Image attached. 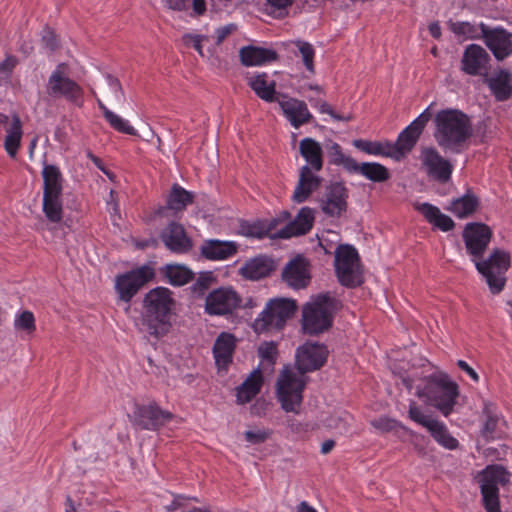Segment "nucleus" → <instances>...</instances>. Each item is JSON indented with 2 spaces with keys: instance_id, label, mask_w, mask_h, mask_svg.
<instances>
[{
  "instance_id": "bf43d9fd",
  "label": "nucleus",
  "mask_w": 512,
  "mask_h": 512,
  "mask_svg": "<svg viewBox=\"0 0 512 512\" xmlns=\"http://www.w3.org/2000/svg\"><path fill=\"white\" fill-rule=\"evenodd\" d=\"M258 352L262 359L272 362L276 356L277 348L273 342H265L259 346Z\"/></svg>"
},
{
  "instance_id": "423d86ee",
  "label": "nucleus",
  "mask_w": 512,
  "mask_h": 512,
  "mask_svg": "<svg viewBox=\"0 0 512 512\" xmlns=\"http://www.w3.org/2000/svg\"><path fill=\"white\" fill-rule=\"evenodd\" d=\"M337 304V300L328 293L311 298L302 310L303 331L313 335L327 330L332 324V315Z\"/></svg>"
},
{
  "instance_id": "7ed1b4c3",
  "label": "nucleus",
  "mask_w": 512,
  "mask_h": 512,
  "mask_svg": "<svg viewBox=\"0 0 512 512\" xmlns=\"http://www.w3.org/2000/svg\"><path fill=\"white\" fill-rule=\"evenodd\" d=\"M175 300L168 288L151 289L143 299L142 329L156 340L166 336L172 328Z\"/></svg>"
},
{
  "instance_id": "4d7b16f0",
  "label": "nucleus",
  "mask_w": 512,
  "mask_h": 512,
  "mask_svg": "<svg viewBox=\"0 0 512 512\" xmlns=\"http://www.w3.org/2000/svg\"><path fill=\"white\" fill-rule=\"evenodd\" d=\"M241 233L248 237L260 239L268 233V230L256 224H244L241 226Z\"/></svg>"
},
{
  "instance_id": "6e6d98bb",
  "label": "nucleus",
  "mask_w": 512,
  "mask_h": 512,
  "mask_svg": "<svg viewBox=\"0 0 512 512\" xmlns=\"http://www.w3.org/2000/svg\"><path fill=\"white\" fill-rule=\"evenodd\" d=\"M271 7V13L276 17H284L287 14V8L292 4L293 0H267Z\"/></svg>"
},
{
  "instance_id": "dca6fc26",
  "label": "nucleus",
  "mask_w": 512,
  "mask_h": 512,
  "mask_svg": "<svg viewBox=\"0 0 512 512\" xmlns=\"http://www.w3.org/2000/svg\"><path fill=\"white\" fill-rule=\"evenodd\" d=\"M423 167L427 175L434 180L445 183L452 174L453 165L434 148H425L421 153Z\"/></svg>"
},
{
  "instance_id": "4c0bfd02",
  "label": "nucleus",
  "mask_w": 512,
  "mask_h": 512,
  "mask_svg": "<svg viewBox=\"0 0 512 512\" xmlns=\"http://www.w3.org/2000/svg\"><path fill=\"white\" fill-rule=\"evenodd\" d=\"M43 212L49 221L60 222L63 217L62 195L43 194Z\"/></svg>"
},
{
  "instance_id": "a18cd8bd",
  "label": "nucleus",
  "mask_w": 512,
  "mask_h": 512,
  "mask_svg": "<svg viewBox=\"0 0 512 512\" xmlns=\"http://www.w3.org/2000/svg\"><path fill=\"white\" fill-rule=\"evenodd\" d=\"M450 30L458 37L462 39H474L478 37L477 28L469 23L464 21L452 22L448 23Z\"/></svg>"
},
{
  "instance_id": "2eb2a0df",
  "label": "nucleus",
  "mask_w": 512,
  "mask_h": 512,
  "mask_svg": "<svg viewBox=\"0 0 512 512\" xmlns=\"http://www.w3.org/2000/svg\"><path fill=\"white\" fill-rule=\"evenodd\" d=\"M173 418L169 411L162 410L156 403L136 405L133 423L145 430H157Z\"/></svg>"
},
{
  "instance_id": "c03bdc74",
  "label": "nucleus",
  "mask_w": 512,
  "mask_h": 512,
  "mask_svg": "<svg viewBox=\"0 0 512 512\" xmlns=\"http://www.w3.org/2000/svg\"><path fill=\"white\" fill-rule=\"evenodd\" d=\"M201 255L208 260L224 259V241L206 240L201 246Z\"/></svg>"
},
{
  "instance_id": "09e8293b",
  "label": "nucleus",
  "mask_w": 512,
  "mask_h": 512,
  "mask_svg": "<svg viewBox=\"0 0 512 512\" xmlns=\"http://www.w3.org/2000/svg\"><path fill=\"white\" fill-rule=\"evenodd\" d=\"M214 283L216 278L211 271L200 273L196 282L191 286V290L194 294L199 296L203 295Z\"/></svg>"
},
{
  "instance_id": "5701e85b",
  "label": "nucleus",
  "mask_w": 512,
  "mask_h": 512,
  "mask_svg": "<svg viewBox=\"0 0 512 512\" xmlns=\"http://www.w3.org/2000/svg\"><path fill=\"white\" fill-rule=\"evenodd\" d=\"M277 101L285 118L294 128L309 122L312 117L304 101L286 96Z\"/></svg>"
},
{
  "instance_id": "1a4fd4ad",
  "label": "nucleus",
  "mask_w": 512,
  "mask_h": 512,
  "mask_svg": "<svg viewBox=\"0 0 512 512\" xmlns=\"http://www.w3.org/2000/svg\"><path fill=\"white\" fill-rule=\"evenodd\" d=\"M295 310L296 302L294 300L286 298L271 299L254 320L253 328L257 333L279 330L294 314Z\"/></svg>"
},
{
  "instance_id": "b1692460",
  "label": "nucleus",
  "mask_w": 512,
  "mask_h": 512,
  "mask_svg": "<svg viewBox=\"0 0 512 512\" xmlns=\"http://www.w3.org/2000/svg\"><path fill=\"white\" fill-rule=\"evenodd\" d=\"M488 60L489 55L484 48L476 44H471L464 52L462 58V69L467 74L477 75L483 68H485Z\"/></svg>"
},
{
  "instance_id": "9b49d317",
  "label": "nucleus",
  "mask_w": 512,
  "mask_h": 512,
  "mask_svg": "<svg viewBox=\"0 0 512 512\" xmlns=\"http://www.w3.org/2000/svg\"><path fill=\"white\" fill-rule=\"evenodd\" d=\"M334 266L340 283L347 287L360 285L362 282L359 255L351 245H339L335 251Z\"/></svg>"
},
{
  "instance_id": "6e6552de",
  "label": "nucleus",
  "mask_w": 512,
  "mask_h": 512,
  "mask_svg": "<svg viewBox=\"0 0 512 512\" xmlns=\"http://www.w3.org/2000/svg\"><path fill=\"white\" fill-rule=\"evenodd\" d=\"M510 261V254L507 251L494 249L486 260L478 259L474 262L477 271L485 278L493 294H498L504 289Z\"/></svg>"
},
{
  "instance_id": "052dcab7",
  "label": "nucleus",
  "mask_w": 512,
  "mask_h": 512,
  "mask_svg": "<svg viewBox=\"0 0 512 512\" xmlns=\"http://www.w3.org/2000/svg\"><path fill=\"white\" fill-rule=\"evenodd\" d=\"M372 425H373V427H375L376 429H378L382 432H388L397 427V422L388 417H380L376 420H373Z\"/></svg>"
},
{
  "instance_id": "58836bf2",
  "label": "nucleus",
  "mask_w": 512,
  "mask_h": 512,
  "mask_svg": "<svg viewBox=\"0 0 512 512\" xmlns=\"http://www.w3.org/2000/svg\"><path fill=\"white\" fill-rule=\"evenodd\" d=\"M254 306L251 297L241 298L236 291L226 287V317L228 315H239L240 311Z\"/></svg>"
},
{
  "instance_id": "473e14b6",
  "label": "nucleus",
  "mask_w": 512,
  "mask_h": 512,
  "mask_svg": "<svg viewBox=\"0 0 512 512\" xmlns=\"http://www.w3.org/2000/svg\"><path fill=\"white\" fill-rule=\"evenodd\" d=\"M477 206V197L467 193L459 198L453 199L446 209L458 218H465L471 215L476 210Z\"/></svg>"
},
{
  "instance_id": "774afa93",
  "label": "nucleus",
  "mask_w": 512,
  "mask_h": 512,
  "mask_svg": "<svg viewBox=\"0 0 512 512\" xmlns=\"http://www.w3.org/2000/svg\"><path fill=\"white\" fill-rule=\"evenodd\" d=\"M268 402L264 399H258L255 404L251 408L252 414L260 415L264 412L268 407Z\"/></svg>"
},
{
  "instance_id": "f3484780",
  "label": "nucleus",
  "mask_w": 512,
  "mask_h": 512,
  "mask_svg": "<svg viewBox=\"0 0 512 512\" xmlns=\"http://www.w3.org/2000/svg\"><path fill=\"white\" fill-rule=\"evenodd\" d=\"M481 34L485 43L498 60H503L512 53V34L502 28L489 29L481 24Z\"/></svg>"
},
{
  "instance_id": "aec40b11",
  "label": "nucleus",
  "mask_w": 512,
  "mask_h": 512,
  "mask_svg": "<svg viewBox=\"0 0 512 512\" xmlns=\"http://www.w3.org/2000/svg\"><path fill=\"white\" fill-rule=\"evenodd\" d=\"M482 417L483 425L481 433L485 438L493 439L500 437L504 433L506 421L496 404L490 401H484Z\"/></svg>"
},
{
  "instance_id": "c85d7f7f",
  "label": "nucleus",
  "mask_w": 512,
  "mask_h": 512,
  "mask_svg": "<svg viewBox=\"0 0 512 512\" xmlns=\"http://www.w3.org/2000/svg\"><path fill=\"white\" fill-rule=\"evenodd\" d=\"M414 207L429 223L440 230L450 231L454 227L453 220L449 216L441 213L438 207L427 202L416 203Z\"/></svg>"
},
{
  "instance_id": "393cba45",
  "label": "nucleus",
  "mask_w": 512,
  "mask_h": 512,
  "mask_svg": "<svg viewBox=\"0 0 512 512\" xmlns=\"http://www.w3.org/2000/svg\"><path fill=\"white\" fill-rule=\"evenodd\" d=\"M240 58L245 66H260L274 62L277 53L271 48L249 45L240 49Z\"/></svg>"
},
{
  "instance_id": "37998d69",
  "label": "nucleus",
  "mask_w": 512,
  "mask_h": 512,
  "mask_svg": "<svg viewBox=\"0 0 512 512\" xmlns=\"http://www.w3.org/2000/svg\"><path fill=\"white\" fill-rule=\"evenodd\" d=\"M103 95L110 102H117L124 98V91L119 80L110 74L105 76Z\"/></svg>"
},
{
  "instance_id": "4be33fe9",
  "label": "nucleus",
  "mask_w": 512,
  "mask_h": 512,
  "mask_svg": "<svg viewBox=\"0 0 512 512\" xmlns=\"http://www.w3.org/2000/svg\"><path fill=\"white\" fill-rule=\"evenodd\" d=\"M314 210L309 207L300 209L293 221L289 222L285 227L279 229L274 236L282 239H288L308 233L314 223Z\"/></svg>"
},
{
  "instance_id": "5fc2aeb1",
  "label": "nucleus",
  "mask_w": 512,
  "mask_h": 512,
  "mask_svg": "<svg viewBox=\"0 0 512 512\" xmlns=\"http://www.w3.org/2000/svg\"><path fill=\"white\" fill-rule=\"evenodd\" d=\"M16 64L17 59L14 56H7L5 60L0 63V84L9 79Z\"/></svg>"
},
{
  "instance_id": "6ab92c4d",
  "label": "nucleus",
  "mask_w": 512,
  "mask_h": 512,
  "mask_svg": "<svg viewBox=\"0 0 512 512\" xmlns=\"http://www.w3.org/2000/svg\"><path fill=\"white\" fill-rule=\"evenodd\" d=\"M346 189L339 183L331 184L326 188L324 195L320 200V206L328 216L339 217L347 207Z\"/></svg>"
},
{
  "instance_id": "4468645a",
  "label": "nucleus",
  "mask_w": 512,
  "mask_h": 512,
  "mask_svg": "<svg viewBox=\"0 0 512 512\" xmlns=\"http://www.w3.org/2000/svg\"><path fill=\"white\" fill-rule=\"evenodd\" d=\"M492 237L491 229L483 223H468L463 230V240L472 262L481 259Z\"/></svg>"
},
{
  "instance_id": "a19ab883",
  "label": "nucleus",
  "mask_w": 512,
  "mask_h": 512,
  "mask_svg": "<svg viewBox=\"0 0 512 512\" xmlns=\"http://www.w3.org/2000/svg\"><path fill=\"white\" fill-rule=\"evenodd\" d=\"M358 174L373 182H384L390 174L388 169L377 162H364L357 166Z\"/></svg>"
},
{
  "instance_id": "f03ea898",
  "label": "nucleus",
  "mask_w": 512,
  "mask_h": 512,
  "mask_svg": "<svg viewBox=\"0 0 512 512\" xmlns=\"http://www.w3.org/2000/svg\"><path fill=\"white\" fill-rule=\"evenodd\" d=\"M402 382L409 390L415 388V395L425 404L436 408L444 417L454 412L459 387L446 373L437 371L418 380L403 376Z\"/></svg>"
},
{
  "instance_id": "72a5a7b5",
  "label": "nucleus",
  "mask_w": 512,
  "mask_h": 512,
  "mask_svg": "<svg viewBox=\"0 0 512 512\" xmlns=\"http://www.w3.org/2000/svg\"><path fill=\"white\" fill-rule=\"evenodd\" d=\"M6 132L7 135L4 141L5 150L11 158H15L22 137V124L17 115L13 116L12 123Z\"/></svg>"
},
{
  "instance_id": "e433bc0d",
  "label": "nucleus",
  "mask_w": 512,
  "mask_h": 512,
  "mask_svg": "<svg viewBox=\"0 0 512 512\" xmlns=\"http://www.w3.org/2000/svg\"><path fill=\"white\" fill-rule=\"evenodd\" d=\"M164 274L174 286L185 285L194 277V273L189 268L180 264H167L164 268Z\"/></svg>"
},
{
  "instance_id": "ea45409f",
  "label": "nucleus",
  "mask_w": 512,
  "mask_h": 512,
  "mask_svg": "<svg viewBox=\"0 0 512 512\" xmlns=\"http://www.w3.org/2000/svg\"><path fill=\"white\" fill-rule=\"evenodd\" d=\"M97 104L102 110L104 118L114 130L128 135H136L134 127L128 121L109 110L99 98H97Z\"/></svg>"
},
{
  "instance_id": "e2e57ef3",
  "label": "nucleus",
  "mask_w": 512,
  "mask_h": 512,
  "mask_svg": "<svg viewBox=\"0 0 512 512\" xmlns=\"http://www.w3.org/2000/svg\"><path fill=\"white\" fill-rule=\"evenodd\" d=\"M327 153L332 163L340 164L344 161V155L342 153L341 147L337 143H330L327 146Z\"/></svg>"
},
{
  "instance_id": "f704fd0d",
  "label": "nucleus",
  "mask_w": 512,
  "mask_h": 512,
  "mask_svg": "<svg viewBox=\"0 0 512 512\" xmlns=\"http://www.w3.org/2000/svg\"><path fill=\"white\" fill-rule=\"evenodd\" d=\"M193 198L194 195L191 192L174 184L167 199V208L175 212L182 211L193 203Z\"/></svg>"
},
{
  "instance_id": "680f3d73",
  "label": "nucleus",
  "mask_w": 512,
  "mask_h": 512,
  "mask_svg": "<svg viewBox=\"0 0 512 512\" xmlns=\"http://www.w3.org/2000/svg\"><path fill=\"white\" fill-rule=\"evenodd\" d=\"M269 433L266 430H249L245 432V438L248 442L253 444H259L264 442L268 438Z\"/></svg>"
},
{
  "instance_id": "c9c22d12",
  "label": "nucleus",
  "mask_w": 512,
  "mask_h": 512,
  "mask_svg": "<svg viewBox=\"0 0 512 512\" xmlns=\"http://www.w3.org/2000/svg\"><path fill=\"white\" fill-rule=\"evenodd\" d=\"M433 439L442 447L448 450H454L458 447V440L454 438L446 425L436 420L428 429Z\"/></svg>"
},
{
  "instance_id": "0eeeda50",
  "label": "nucleus",
  "mask_w": 512,
  "mask_h": 512,
  "mask_svg": "<svg viewBox=\"0 0 512 512\" xmlns=\"http://www.w3.org/2000/svg\"><path fill=\"white\" fill-rule=\"evenodd\" d=\"M67 70L66 63L57 65L48 78L46 93L54 100L64 99L69 104L81 108L84 105V89L68 76Z\"/></svg>"
},
{
  "instance_id": "de8ad7c7",
  "label": "nucleus",
  "mask_w": 512,
  "mask_h": 512,
  "mask_svg": "<svg viewBox=\"0 0 512 512\" xmlns=\"http://www.w3.org/2000/svg\"><path fill=\"white\" fill-rule=\"evenodd\" d=\"M409 418L415 423L423 426L427 430L437 420L429 415L425 414L422 409L416 404L415 401H411L409 404Z\"/></svg>"
},
{
  "instance_id": "7c9ffc66",
  "label": "nucleus",
  "mask_w": 512,
  "mask_h": 512,
  "mask_svg": "<svg viewBox=\"0 0 512 512\" xmlns=\"http://www.w3.org/2000/svg\"><path fill=\"white\" fill-rule=\"evenodd\" d=\"M353 146L368 155L394 159L392 142L388 140L371 141L356 139L353 141Z\"/></svg>"
},
{
  "instance_id": "69168bd1",
  "label": "nucleus",
  "mask_w": 512,
  "mask_h": 512,
  "mask_svg": "<svg viewBox=\"0 0 512 512\" xmlns=\"http://www.w3.org/2000/svg\"><path fill=\"white\" fill-rule=\"evenodd\" d=\"M167 8L174 11H184L188 7V0H164Z\"/></svg>"
},
{
  "instance_id": "864d4df0",
  "label": "nucleus",
  "mask_w": 512,
  "mask_h": 512,
  "mask_svg": "<svg viewBox=\"0 0 512 512\" xmlns=\"http://www.w3.org/2000/svg\"><path fill=\"white\" fill-rule=\"evenodd\" d=\"M41 41L43 46L50 51H55L59 47L58 38L49 27L43 29Z\"/></svg>"
},
{
  "instance_id": "a878e982",
  "label": "nucleus",
  "mask_w": 512,
  "mask_h": 512,
  "mask_svg": "<svg viewBox=\"0 0 512 512\" xmlns=\"http://www.w3.org/2000/svg\"><path fill=\"white\" fill-rule=\"evenodd\" d=\"M263 375L259 368L254 369L236 389L238 404L250 402L261 391L263 386Z\"/></svg>"
},
{
  "instance_id": "412c9836",
  "label": "nucleus",
  "mask_w": 512,
  "mask_h": 512,
  "mask_svg": "<svg viewBox=\"0 0 512 512\" xmlns=\"http://www.w3.org/2000/svg\"><path fill=\"white\" fill-rule=\"evenodd\" d=\"M283 280L294 289H301L310 281L309 265L305 258L298 256L292 259L284 268Z\"/></svg>"
},
{
  "instance_id": "13d9d810",
  "label": "nucleus",
  "mask_w": 512,
  "mask_h": 512,
  "mask_svg": "<svg viewBox=\"0 0 512 512\" xmlns=\"http://www.w3.org/2000/svg\"><path fill=\"white\" fill-rule=\"evenodd\" d=\"M318 109H319L320 113L328 114L335 121L348 122V121H351L353 118L352 114H347V115L337 114L327 102H321L318 106Z\"/></svg>"
},
{
  "instance_id": "2f4dec72",
  "label": "nucleus",
  "mask_w": 512,
  "mask_h": 512,
  "mask_svg": "<svg viewBox=\"0 0 512 512\" xmlns=\"http://www.w3.org/2000/svg\"><path fill=\"white\" fill-rule=\"evenodd\" d=\"M43 194L62 195L63 177L59 168L55 165L46 164L42 170Z\"/></svg>"
},
{
  "instance_id": "f257e3e1",
  "label": "nucleus",
  "mask_w": 512,
  "mask_h": 512,
  "mask_svg": "<svg viewBox=\"0 0 512 512\" xmlns=\"http://www.w3.org/2000/svg\"><path fill=\"white\" fill-rule=\"evenodd\" d=\"M328 357L327 347L318 342H306L299 346L295 354V363L299 372L285 368L276 383V398L286 413L299 414L306 385V372L320 369Z\"/></svg>"
},
{
  "instance_id": "ddd939ff",
  "label": "nucleus",
  "mask_w": 512,
  "mask_h": 512,
  "mask_svg": "<svg viewBox=\"0 0 512 512\" xmlns=\"http://www.w3.org/2000/svg\"><path fill=\"white\" fill-rule=\"evenodd\" d=\"M154 277V270L142 266L116 277L115 287L122 301L130 302L139 289Z\"/></svg>"
},
{
  "instance_id": "9d476101",
  "label": "nucleus",
  "mask_w": 512,
  "mask_h": 512,
  "mask_svg": "<svg viewBox=\"0 0 512 512\" xmlns=\"http://www.w3.org/2000/svg\"><path fill=\"white\" fill-rule=\"evenodd\" d=\"M509 478V472L500 465H489L478 475V483L487 512H501L499 486L508 483Z\"/></svg>"
},
{
  "instance_id": "79ce46f5",
  "label": "nucleus",
  "mask_w": 512,
  "mask_h": 512,
  "mask_svg": "<svg viewBox=\"0 0 512 512\" xmlns=\"http://www.w3.org/2000/svg\"><path fill=\"white\" fill-rule=\"evenodd\" d=\"M205 310L210 315H224V288L213 290L205 302Z\"/></svg>"
},
{
  "instance_id": "cd10ccee",
  "label": "nucleus",
  "mask_w": 512,
  "mask_h": 512,
  "mask_svg": "<svg viewBox=\"0 0 512 512\" xmlns=\"http://www.w3.org/2000/svg\"><path fill=\"white\" fill-rule=\"evenodd\" d=\"M248 84L255 94L266 102H274L276 98L275 81L266 73H257L248 79Z\"/></svg>"
},
{
  "instance_id": "49530a36",
  "label": "nucleus",
  "mask_w": 512,
  "mask_h": 512,
  "mask_svg": "<svg viewBox=\"0 0 512 512\" xmlns=\"http://www.w3.org/2000/svg\"><path fill=\"white\" fill-rule=\"evenodd\" d=\"M295 45L298 49L299 55L301 56L306 69L310 73L313 74L315 72V70H314L315 50H314L313 46L310 43L305 42V41H297L295 43Z\"/></svg>"
},
{
  "instance_id": "c756f323",
  "label": "nucleus",
  "mask_w": 512,
  "mask_h": 512,
  "mask_svg": "<svg viewBox=\"0 0 512 512\" xmlns=\"http://www.w3.org/2000/svg\"><path fill=\"white\" fill-rule=\"evenodd\" d=\"M485 82L497 100L504 101L512 95L510 73L501 70L493 77H487Z\"/></svg>"
},
{
  "instance_id": "603ef678",
  "label": "nucleus",
  "mask_w": 512,
  "mask_h": 512,
  "mask_svg": "<svg viewBox=\"0 0 512 512\" xmlns=\"http://www.w3.org/2000/svg\"><path fill=\"white\" fill-rule=\"evenodd\" d=\"M213 355L215 365L221 371L224 368V332H221L216 338L213 346Z\"/></svg>"
},
{
  "instance_id": "8fccbe9b",
  "label": "nucleus",
  "mask_w": 512,
  "mask_h": 512,
  "mask_svg": "<svg viewBox=\"0 0 512 512\" xmlns=\"http://www.w3.org/2000/svg\"><path fill=\"white\" fill-rule=\"evenodd\" d=\"M14 325L18 330H25L28 333L33 332L36 328L33 313L30 311H23L16 317Z\"/></svg>"
},
{
  "instance_id": "3c124183",
  "label": "nucleus",
  "mask_w": 512,
  "mask_h": 512,
  "mask_svg": "<svg viewBox=\"0 0 512 512\" xmlns=\"http://www.w3.org/2000/svg\"><path fill=\"white\" fill-rule=\"evenodd\" d=\"M352 417L348 413H341L338 416L331 417L326 421V426L331 429H336L340 433L348 431V426Z\"/></svg>"
},
{
  "instance_id": "0e129e2a",
  "label": "nucleus",
  "mask_w": 512,
  "mask_h": 512,
  "mask_svg": "<svg viewBox=\"0 0 512 512\" xmlns=\"http://www.w3.org/2000/svg\"><path fill=\"white\" fill-rule=\"evenodd\" d=\"M236 339L233 335L226 333V366L232 362V353L234 351Z\"/></svg>"
},
{
  "instance_id": "a211bd4d",
  "label": "nucleus",
  "mask_w": 512,
  "mask_h": 512,
  "mask_svg": "<svg viewBox=\"0 0 512 512\" xmlns=\"http://www.w3.org/2000/svg\"><path fill=\"white\" fill-rule=\"evenodd\" d=\"M160 239L165 247L173 253H187L192 248V241L187 236L182 225L171 222L160 233Z\"/></svg>"
},
{
  "instance_id": "f8f14e48",
  "label": "nucleus",
  "mask_w": 512,
  "mask_h": 512,
  "mask_svg": "<svg viewBox=\"0 0 512 512\" xmlns=\"http://www.w3.org/2000/svg\"><path fill=\"white\" fill-rule=\"evenodd\" d=\"M428 110L429 108L424 110L398 135L396 142H392L394 160L399 161L404 158L416 145L430 119L431 115Z\"/></svg>"
},
{
  "instance_id": "20e7f679",
  "label": "nucleus",
  "mask_w": 512,
  "mask_h": 512,
  "mask_svg": "<svg viewBox=\"0 0 512 512\" xmlns=\"http://www.w3.org/2000/svg\"><path fill=\"white\" fill-rule=\"evenodd\" d=\"M299 151L306 164L300 168L298 184L292 195L296 203L306 201L321 184V177L316 173L323 167V150L319 142L307 137L300 141Z\"/></svg>"
},
{
  "instance_id": "39448f33",
  "label": "nucleus",
  "mask_w": 512,
  "mask_h": 512,
  "mask_svg": "<svg viewBox=\"0 0 512 512\" xmlns=\"http://www.w3.org/2000/svg\"><path fill=\"white\" fill-rule=\"evenodd\" d=\"M434 136L443 149L458 152L459 147L470 137L469 118L459 110L446 109L435 116Z\"/></svg>"
},
{
  "instance_id": "338daca9",
  "label": "nucleus",
  "mask_w": 512,
  "mask_h": 512,
  "mask_svg": "<svg viewBox=\"0 0 512 512\" xmlns=\"http://www.w3.org/2000/svg\"><path fill=\"white\" fill-rule=\"evenodd\" d=\"M457 365L459 366L460 369L465 371L475 382L479 381V375L472 367L468 365L467 362H465L464 360H458Z\"/></svg>"
},
{
  "instance_id": "bb28decb",
  "label": "nucleus",
  "mask_w": 512,
  "mask_h": 512,
  "mask_svg": "<svg viewBox=\"0 0 512 512\" xmlns=\"http://www.w3.org/2000/svg\"><path fill=\"white\" fill-rule=\"evenodd\" d=\"M273 269V262L265 256H257L248 260L240 269L239 273L246 279L258 280L266 277Z\"/></svg>"
}]
</instances>
